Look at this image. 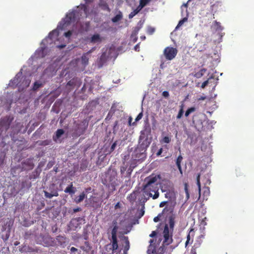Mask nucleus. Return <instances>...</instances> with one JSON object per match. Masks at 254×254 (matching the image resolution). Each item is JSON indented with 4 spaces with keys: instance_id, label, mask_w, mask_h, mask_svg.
<instances>
[{
    "instance_id": "62",
    "label": "nucleus",
    "mask_w": 254,
    "mask_h": 254,
    "mask_svg": "<svg viewBox=\"0 0 254 254\" xmlns=\"http://www.w3.org/2000/svg\"><path fill=\"white\" fill-rule=\"evenodd\" d=\"M96 49V47H93L91 50H90L89 51H88L87 53H86V54H90L91 53H92Z\"/></svg>"
},
{
    "instance_id": "27",
    "label": "nucleus",
    "mask_w": 254,
    "mask_h": 254,
    "mask_svg": "<svg viewBox=\"0 0 254 254\" xmlns=\"http://www.w3.org/2000/svg\"><path fill=\"white\" fill-rule=\"evenodd\" d=\"M64 133V130L63 129H58L56 132V137L53 136L54 140L56 141L57 139L59 138Z\"/></svg>"
},
{
    "instance_id": "1",
    "label": "nucleus",
    "mask_w": 254,
    "mask_h": 254,
    "mask_svg": "<svg viewBox=\"0 0 254 254\" xmlns=\"http://www.w3.org/2000/svg\"><path fill=\"white\" fill-rule=\"evenodd\" d=\"M176 215L172 214L168 218V224L165 225L162 233L164 238L163 244L169 245L173 242V233L175 224Z\"/></svg>"
},
{
    "instance_id": "57",
    "label": "nucleus",
    "mask_w": 254,
    "mask_h": 254,
    "mask_svg": "<svg viewBox=\"0 0 254 254\" xmlns=\"http://www.w3.org/2000/svg\"><path fill=\"white\" fill-rule=\"evenodd\" d=\"M190 240V233L187 235V240L185 243V246L187 247L188 245L189 241Z\"/></svg>"
},
{
    "instance_id": "43",
    "label": "nucleus",
    "mask_w": 254,
    "mask_h": 254,
    "mask_svg": "<svg viewBox=\"0 0 254 254\" xmlns=\"http://www.w3.org/2000/svg\"><path fill=\"white\" fill-rule=\"evenodd\" d=\"M183 113H184V111H183V107H182V108H181V109L180 110V111L178 113V114L177 116V118L178 119L181 118L183 115Z\"/></svg>"
},
{
    "instance_id": "46",
    "label": "nucleus",
    "mask_w": 254,
    "mask_h": 254,
    "mask_svg": "<svg viewBox=\"0 0 254 254\" xmlns=\"http://www.w3.org/2000/svg\"><path fill=\"white\" fill-rule=\"evenodd\" d=\"M188 186L187 183H185V192L187 195V198H188L189 197V190H188Z\"/></svg>"
},
{
    "instance_id": "50",
    "label": "nucleus",
    "mask_w": 254,
    "mask_h": 254,
    "mask_svg": "<svg viewBox=\"0 0 254 254\" xmlns=\"http://www.w3.org/2000/svg\"><path fill=\"white\" fill-rule=\"evenodd\" d=\"M57 33H58V32H57V31L56 30H53V31H52V32H51L49 33V35H48V37H49V38H50V39H52V38H53V35L54 34H55L57 35Z\"/></svg>"
},
{
    "instance_id": "22",
    "label": "nucleus",
    "mask_w": 254,
    "mask_h": 254,
    "mask_svg": "<svg viewBox=\"0 0 254 254\" xmlns=\"http://www.w3.org/2000/svg\"><path fill=\"white\" fill-rule=\"evenodd\" d=\"M79 81L77 78H73L67 83V85L69 86H75Z\"/></svg>"
},
{
    "instance_id": "29",
    "label": "nucleus",
    "mask_w": 254,
    "mask_h": 254,
    "mask_svg": "<svg viewBox=\"0 0 254 254\" xmlns=\"http://www.w3.org/2000/svg\"><path fill=\"white\" fill-rule=\"evenodd\" d=\"M165 196L167 198L171 199L173 197L175 196L174 191L170 190L167 191L166 193L165 194Z\"/></svg>"
},
{
    "instance_id": "31",
    "label": "nucleus",
    "mask_w": 254,
    "mask_h": 254,
    "mask_svg": "<svg viewBox=\"0 0 254 254\" xmlns=\"http://www.w3.org/2000/svg\"><path fill=\"white\" fill-rule=\"evenodd\" d=\"M200 175L199 174H197L196 177V185L198 187V193L199 195H200V192H201V185H200Z\"/></svg>"
},
{
    "instance_id": "37",
    "label": "nucleus",
    "mask_w": 254,
    "mask_h": 254,
    "mask_svg": "<svg viewBox=\"0 0 254 254\" xmlns=\"http://www.w3.org/2000/svg\"><path fill=\"white\" fill-rule=\"evenodd\" d=\"M151 0H140L139 3L143 7L146 6L147 4H148Z\"/></svg>"
},
{
    "instance_id": "33",
    "label": "nucleus",
    "mask_w": 254,
    "mask_h": 254,
    "mask_svg": "<svg viewBox=\"0 0 254 254\" xmlns=\"http://www.w3.org/2000/svg\"><path fill=\"white\" fill-rule=\"evenodd\" d=\"M127 165L122 166L120 167V172H121V174L122 175V177H125V175H124V174L125 173V172L127 171Z\"/></svg>"
},
{
    "instance_id": "16",
    "label": "nucleus",
    "mask_w": 254,
    "mask_h": 254,
    "mask_svg": "<svg viewBox=\"0 0 254 254\" xmlns=\"http://www.w3.org/2000/svg\"><path fill=\"white\" fill-rule=\"evenodd\" d=\"M112 247L113 252H115L118 249L117 236L112 237Z\"/></svg>"
},
{
    "instance_id": "9",
    "label": "nucleus",
    "mask_w": 254,
    "mask_h": 254,
    "mask_svg": "<svg viewBox=\"0 0 254 254\" xmlns=\"http://www.w3.org/2000/svg\"><path fill=\"white\" fill-rule=\"evenodd\" d=\"M75 11H73L72 12L68 13L66 15V17L63 19V27L66 26L69 24L71 22L74 21L75 18Z\"/></svg>"
},
{
    "instance_id": "19",
    "label": "nucleus",
    "mask_w": 254,
    "mask_h": 254,
    "mask_svg": "<svg viewBox=\"0 0 254 254\" xmlns=\"http://www.w3.org/2000/svg\"><path fill=\"white\" fill-rule=\"evenodd\" d=\"M183 158L182 156L181 155H180L177 157V158L176 159V161L177 166L181 174H182V170L181 164L183 160Z\"/></svg>"
},
{
    "instance_id": "25",
    "label": "nucleus",
    "mask_w": 254,
    "mask_h": 254,
    "mask_svg": "<svg viewBox=\"0 0 254 254\" xmlns=\"http://www.w3.org/2000/svg\"><path fill=\"white\" fill-rule=\"evenodd\" d=\"M135 167V165L134 164H131L129 167L127 169V171L126 172V175L125 176V177H130L131 174L133 171V169Z\"/></svg>"
},
{
    "instance_id": "18",
    "label": "nucleus",
    "mask_w": 254,
    "mask_h": 254,
    "mask_svg": "<svg viewBox=\"0 0 254 254\" xmlns=\"http://www.w3.org/2000/svg\"><path fill=\"white\" fill-rule=\"evenodd\" d=\"M113 224L114 227L111 231L112 237L117 236V231L118 230V227L117 226V222L116 221H114L113 222Z\"/></svg>"
},
{
    "instance_id": "40",
    "label": "nucleus",
    "mask_w": 254,
    "mask_h": 254,
    "mask_svg": "<svg viewBox=\"0 0 254 254\" xmlns=\"http://www.w3.org/2000/svg\"><path fill=\"white\" fill-rule=\"evenodd\" d=\"M41 86H42V84L41 83H39L38 82H35L34 83V85H33V89L34 90H36L37 89H38L39 87H40Z\"/></svg>"
},
{
    "instance_id": "53",
    "label": "nucleus",
    "mask_w": 254,
    "mask_h": 254,
    "mask_svg": "<svg viewBox=\"0 0 254 254\" xmlns=\"http://www.w3.org/2000/svg\"><path fill=\"white\" fill-rule=\"evenodd\" d=\"M72 35V32L70 31H68L66 32H65L64 35L67 38H69Z\"/></svg>"
},
{
    "instance_id": "54",
    "label": "nucleus",
    "mask_w": 254,
    "mask_h": 254,
    "mask_svg": "<svg viewBox=\"0 0 254 254\" xmlns=\"http://www.w3.org/2000/svg\"><path fill=\"white\" fill-rule=\"evenodd\" d=\"M132 118L130 117L128 119V125L129 126L136 125L135 122L131 124Z\"/></svg>"
},
{
    "instance_id": "14",
    "label": "nucleus",
    "mask_w": 254,
    "mask_h": 254,
    "mask_svg": "<svg viewBox=\"0 0 254 254\" xmlns=\"http://www.w3.org/2000/svg\"><path fill=\"white\" fill-rule=\"evenodd\" d=\"M151 250L152 251V254H164L165 251L164 248L162 247H159L156 251L154 247L150 245L148 252H149L151 251Z\"/></svg>"
},
{
    "instance_id": "44",
    "label": "nucleus",
    "mask_w": 254,
    "mask_h": 254,
    "mask_svg": "<svg viewBox=\"0 0 254 254\" xmlns=\"http://www.w3.org/2000/svg\"><path fill=\"white\" fill-rule=\"evenodd\" d=\"M155 31V28L152 27H149L147 29V33L151 35Z\"/></svg>"
},
{
    "instance_id": "21",
    "label": "nucleus",
    "mask_w": 254,
    "mask_h": 254,
    "mask_svg": "<svg viewBox=\"0 0 254 254\" xmlns=\"http://www.w3.org/2000/svg\"><path fill=\"white\" fill-rule=\"evenodd\" d=\"M80 248L82 250L85 252L86 253H89L91 248L90 246L89 243L87 241L85 242L84 246H81Z\"/></svg>"
},
{
    "instance_id": "23",
    "label": "nucleus",
    "mask_w": 254,
    "mask_h": 254,
    "mask_svg": "<svg viewBox=\"0 0 254 254\" xmlns=\"http://www.w3.org/2000/svg\"><path fill=\"white\" fill-rule=\"evenodd\" d=\"M206 70V68H202L199 71L196 72L194 74V76L196 78H199L204 74Z\"/></svg>"
},
{
    "instance_id": "59",
    "label": "nucleus",
    "mask_w": 254,
    "mask_h": 254,
    "mask_svg": "<svg viewBox=\"0 0 254 254\" xmlns=\"http://www.w3.org/2000/svg\"><path fill=\"white\" fill-rule=\"evenodd\" d=\"M190 254H196V249L192 247Z\"/></svg>"
},
{
    "instance_id": "48",
    "label": "nucleus",
    "mask_w": 254,
    "mask_h": 254,
    "mask_svg": "<svg viewBox=\"0 0 254 254\" xmlns=\"http://www.w3.org/2000/svg\"><path fill=\"white\" fill-rule=\"evenodd\" d=\"M143 117V113L142 112H141L136 117V118H135V122H138L141 119V118H142Z\"/></svg>"
},
{
    "instance_id": "52",
    "label": "nucleus",
    "mask_w": 254,
    "mask_h": 254,
    "mask_svg": "<svg viewBox=\"0 0 254 254\" xmlns=\"http://www.w3.org/2000/svg\"><path fill=\"white\" fill-rule=\"evenodd\" d=\"M118 121H116L115 123H114V127H113V132L114 133H115V131H116V127L118 126Z\"/></svg>"
},
{
    "instance_id": "20",
    "label": "nucleus",
    "mask_w": 254,
    "mask_h": 254,
    "mask_svg": "<svg viewBox=\"0 0 254 254\" xmlns=\"http://www.w3.org/2000/svg\"><path fill=\"white\" fill-rule=\"evenodd\" d=\"M85 193L84 192H82L79 196L74 198V202L77 204L81 202L85 198Z\"/></svg>"
},
{
    "instance_id": "2",
    "label": "nucleus",
    "mask_w": 254,
    "mask_h": 254,
    "mask_svg": "<svg viewBox=\"0 0 254 254\" xmlns=\"http://www.w3.org/2000/svg\"><path fill=\"white\" fill-rule=\"evenodd\" d=\"M117 178V172L114 170L109 171L106 174L103 184L108 188L110 193L113 192L116 190V187L121 183L120 180Z\"/></svg>"
},
{
    "instance_id": "34",
    "label": "nucleus",
    "mask_w": 254,
    "mask_h": 254,
    "mask_svg": "<svg viewBox=\"0 0 254 254\" xmlns=\"http://www.w3.org/2000/svg\"><path fill=\"white\" fill-rule=\"evenodd\" d=\"M122 18V15L121 14H117L115 16H114L112 19V21L113 22H117L120 20Z\"/></svg>"
},
{
    "instance_id": "45",
    "label": "nucleus",
    "mask_w": 254,
    "mask_h": 254,
    "mask_svg": "<svg viewBox=\"0 0 254 254\" xmlns=\"http://www.w3.org/2000/svg\"><path fill=\"white\" fill-rule=\"evenodd\" d=\"M162 141L164 143H169L171 141V138L168 136H165L163 138Z\"/></svg>"
},
{
    "instance_id": "35",
    "label": "nucleus",
    "mask_w": 254,
    "mask_h": 254,
    "mask_svg": "<svg viewBox=\"0 0 254 254\" xmlns=\"http://www.w3.org/2000/svg\"><path fill=\"white\" fill-rule=\"evenodd\" d=\"M195 111V108L194 107H190V108H189V109L186 111V113H185V116H186V117H188V116H189V115L190 113H192V112H194Z\"/></svg>"
},
{
    "instance_id": "5",
    "label": "nucleus",
    "mask_w": 254,
    "mask_h": 254,
    "mask_svg": "<svg viewBox=\"0 0 254 254\" xmlns=\"http://www.w3.org/2000/svg\"><path fill=\"white\" fill-rule=\"evenodd\" d=\"M14 118L11 116H5L0 119V136L2 132H6L9 128Z\"/></svg>"
},
{
    "instance_id": "47",
    "label": "nucleus",
    "mask_w": 254,
    "mask_h": 254,
    "mask_svg": "<svg viewBox=\"0 0 254 254\" xmlns=\"http://www.w3.org/2000/svg\"><path fill=\"white\" fill-rule=\"evenodd\" d=\"M137 13H138L134 9L133 11H132L130 13V14L128 15V18L129 19H131V18H133Z\"/></svg>"
},
{
    "instance_id": "63",
    "label": "nucleus",
    "mask_w": 254,
    "mask_h": 254,
    "mask_svg": "<svg viewBox=\"0 0 254 254\" xmlns=\"http://www.w3.org/2000/svg\"><path fill=\"white\" fill-rule=\"evenodd\" d=\"M162 152H163V149H162V148H160V149L158 151L157 153H156V155H157V156H160V155L162 154Z\"/></svg>"
},
{
    "instance_id": "12",
    "label": "nucleus",
    "mask_w": 254,
    "mask_h": 254,
    "mask_svg": "<svg viewBox=\"0 0 254 254\" xmlns=\"http://www.w3.org/2000/svg\"><path fill=\"white\" fill-rule=\"evenodd\" d=\"M23 168L25 170H31L34 167L33 159L28 158L22 163Z\"/></svg>"
},
{
    "instance_id": "13",
    "label": "nucleus",
    "mask_w": 254,
    "mask_h": 254,
    "mask_svg": "<svg viewBox=\"0 0 254 254\" xmlns=\"http://www.w3.org/2000/svg\"><path fill=\"white\" fill-rule=\"evenodd\" d=\"M56 240L58 244L62 248H64L68 242V239L65 237L62 236H57Z\"/></svg>"
},
{
    "instance_id": "15",
    "label": "nucleus",
    "mask_w": 254,
    "mask_h": 254,
    "mask_svg": "<svg viewBox=\"0 0 254 254\" xmlns=\"http://www.w3.org/2000/svg\"><path fill=\"white\" fill-rule=\"evenodd\" d=\"M102 41V38L98 34L93 35L90 39V42L91 43H100Z\"/></svg>"
},
{
    "instance_id": "24",
    "label": "nucleus",
    "mask_w": 254,
    "mask_h": 254,
    "mask_svg": "<svg viewBox=\"0 0 254 254\" xmlns=\"http://www.w3.org/2000/svg\"><path fill=\"white\" fill-rule=\"evenodd\" d=\"M64 192L66 193H69L70 194H74L75 193V190L74 187H73L72 183L68 186L65 190Z\"/></svg>"
},
{
    "instance_id": "7",
    "label": "nucleus",
    "mask_w": 254,
    "mask_h": 254,
    "mask_svg": "<svg viewBox=\"0 0 254 254\" xmlns=\"http://www.w3.org/2000/svg\"><path fill=\"white\" fill-rule=\"evenodd\" d=\"M178 53V50L176 48L171 47H166L163 52L164 55L165 57V58L167 60H172L174 59L175 57L176 56L177 54Z\"/></svg>"
},
{
    "instance_id": "64",
    "label": "nucleus",
    "mask_w": 254,
    "mask_h": 254,
    "mask_svg": "<svg viewBox=\"0 0 254 254\" xmlns=\"http://www.w3.org/2000/svg\"><path fill=\"white\" fill-rule=\"evenodd\" d=\"M134 49L135 51H139V44H136L134 47Z\"/></svg>"
},
{
    "instance_id": "26",
    "label": "nucleus",
    "mask_w": 254,
    "mask_h": 254,
    "mask_svg": "<svg viewBox=\"0 0 254 254\" xmlns=\"http://www.w3.org/2000/svg\"><path fill=\"white\" fill-rule=\"evenodd\" d=\"M202 243V240L201 239V237H199L195 241V243L194 244L192 247L194 248L197 250V249L200 247Z\"/></svg>"
},
{
    "instance_id": "41",
    "label": "nucleus",
    "mask_w": 254,
    "mask_h": 254,
    "mask_svg": "<svg viewBox=\"0 0 254 254\" xmlns=\"http://www.w3.org/2000/svg\"><path fill=\"white\" fill-rule=\"evenodd\" d=\"M187 19H188L187 18L185 17L183 19H182V20H180V21L179 22V23L178 24V25L176 27V28L182 26L185 21H187Z\"/></svg>"
},
{
    "instance_id": "28",
    "label": "nucleus",
    "mask_w": 254,
    "mask_h": 254,
    "mask_svg": "<svg viewBox=\"0 0 254 254\" xmlns=\"http://www.w3.org/2000/svg\"><path fill=\"white\" fill-rule=\"evenodd\" d=\"M88 54H84L81 57V63L83 64L86 65L88 64L89 58L87 57Z\"/></svg>"
},
{
    "instance_id": "11",
    "label": "nucleus",
    "mask_w": 254,
    "mask_h": 254,
    "mask_svg": "<svg viewBox=\"0 0 254 254\" xmlns=\"http://www.w3.org/2000/svg\"><path fill=\"white\" fill-rule=\"evenodd\" d=\"M87 127V125H85V124L81 125H78L76 128L75 129L74 132L73 134L75 136H79L80 135L83 134L86 128Z\"/></svg>"
},
{
    "instance_id": "3",
    "label": "nucleus",
    "mask_w": 254,
    "mask_h": 254,
    "mask_svg": "<svg viewBox=\"0 0 254 254\" xmlns=\"http://www.w3.org/2000/svg\"><path fill=\"white\" fill-rule=\"evenodd\" d=\"M151 143V139L148 137V133L145 130H142L139 138V142L137 150L142 153L145 152L147 148L149 146Z\"/></svg>"
},
{
    "instance_id": "39",
    "label": "nucleus",
    "mask_w": 254,
    "mask_h": 254,
    "mask_svg": "<svg viewBox=\"0 0 254 254\" xmlns=\"http://www.w3.org/2000/svg\"><path fill=\"white\" fill-rule=\"evenodd\" d=\"M125 238L126 239V245L125 246V251H127L129 249V241L128 240L127 237H125Z\"/></svg>"
},
{
    "instance_id": "38",
    "label": "nucleus",
    "mask_w": 254,
    "mask_h": 254,
    "mask_svg": "<svg viewBox=\"0 0 254 254\" xmlns=\"http://www.w3.org/2000/svg\"><path fill=\"white\" fill-rule=\"evenodd\" d=\"M214 26L216 27V30H222L223 28L221 26L220 22L215 21L214 22Z\"/></svg>"
},
{
    "instance_id": "4",
    "label": "nucleus",
    "mask_w": 254,
    "mask_h": 254,
    "mask_svg": "<svg viewBox=\"0 0 254 254\" xmlns=\"http://www.w3.org/2000/svg\"><path fill=\"white\" fill-rule=\"evenodd\" d=\"M158 190V185H150L147 189L146 188V185H143V192L148 196V198H144V201H146L149 197H152L153 199H157L159 196Z\"/></svg>"
},
{
    "instance_id": "61",
    "label": "nucleus",
    "mask_w": 254,
    "mask_h": 254,
    "mask_svg": "<svg viewBox=\"0 0 254 254\" xmlns=\"http://www.w3.org/2000/svg\"><path fill=\"white\" fill-rule=\"evenodd\" d=\"M80 211H81V208L78 207L73 209V211L74 213H76Z\"/></svg>"
},
{
    "instance_id": "58",
    "label": "nucleus",
    "mask_w": 254,
    "mask_h": 254,
    "mask_svg": "<svg viewBox=\"0 0 254 254\" xmlns=\"http://www.w3.org/2000/svg\"><path fill=\"white\" fill-rule=\"evenodd\" d=\"M157 235V232L155 231L152 232V233L149 235V236L151 238L154 237Z\"/></svg>"
},
{
    "instance_id": "32",
    "label": "nucleus",
    "mask_w": 254,
    "mask_h": 254,
    "mask_svg": "<svg viewBox=\"0 0 254 254\" xmlns=\"http://www.w3.org/2000/svg\"><path fill=\"white\" fill-rule=\"evenodd\" d=\"M136 198V193L133 192L127 197V199L131 202H133Z\"/></svg>"
},
{
    "instance_id": "6",
    "label": "nucleus",
    "mask_w": 254,
    "mask_h": 254,
    "mask_svg": "<svg viewBox=\"0 0 254 254\" xmlns=\"http://www.w3.org/2000/svg\"><path fill=\"white\" fill-rule=\"evenodd\" d=\"M161 177L160 174L155 175L154 174H151L149 176L145 179V182H146V188L147 189L150 185H158V180L161 179Z\"/></svg>"
},
{
    "instance_id": "30",
    "label": "nucleus",
    "mask_w": 254,
    "mask_h": 254,
    "mask_svg": "<svg viewBox=\"0 0 254 254\" xmlns=\"http://www.w3.org/2000/svg\"><path fill=\"white\" fill-rule=\"evenodd\" d=\"M22 83L21 84H22V86L21 87H27L29 86L30 81L28 79H26L25 77H23V78L22 79Z\"/></svg>"
},
{
    "instance_id": "8",
    "label": "nucleus",
    "mask_w": 254,
    "mask_h": 254,
    "mask_svg": "<svg viewBox=\"0 0 254 254\" xmlns=\"http://www.w3.org/2000/svg\"><path fill=\"white\" fill-rule=\"evenodd\" d=\"M23 78V76H22V73H17L13 80H11L9 83V86H11L13 88H15L16 86H21L22 84H21V82Z\"/></svg>"
},
{
    "instance_id": "42",
    "label": "nucleus",
    "mask_w": 254,
    "mask_h": 254,
    "mask_svg": "<svg viewBox=\"0 0 254 254\" xmlns=\"http://www.w3.org/2000/svg\"><path fill=\"white\" fill-rule=\"evenodd\" d=\"M213 78V76H211V77L208 80H206V81H204L202 83V84L201 85V87L202 88H204L208 85V84L209 83V81H208L209 79L210 78Z\"/></svg>"
},
{
    "instance_id": "10",
    "label": "nucleus",
    "mask_w": 254,
    "mask_h": 254,
    "mask_svg": "<svg viewBox=\"0 0 254 254\" xmlns=\"http://www.w3.org/2000/svg\"><path fill=\"white\" fill-rule=\"evenodd\" d=\"M55 186V185L53 184L50 186V190L51 193L47 192L46 190L44 191L45 196L48 198H51L53 196H58L59 195L58 189H53Z\"/></svg>"
},
{
    "instance_id": "36",
    "label": "nucleus",
    "mask_w": 254,
    "mask_h": 254,
    "mask_svg": "<svg viewBox=\"0 0 254 254\" xmlns=\"http://www.w3.org/2000/svg\"><path fill=\"white\" fill-rule=\"evenodd\" d=\"M81 9L84 11L86 16H87L88 8L87 6L85 4H82L80 5Z\"/></svg>"
},
{
    "instance_id": "60",
    "label": "nucleus",
    "mask_w": 254,
    "mask_h": 254,
    "mask_svg": "<svg viewBox=\"0 0 254 254\" xmlns=\"http://www.w3.org/2000/svg\"><path fill=\"white\" fill-rule=\"evenodd\" d=\"M162 95L165 97H168L169 96V92L167 91L163 92Z\"/></svg>"
},
{
    "instance_id": "49",
    "label": "nucleus",
    "mask_w": 254,
    "mask_h": 254,
    "mask_svg": "<svg viewBox=\"0 0 254 254\" xmlns=\"http://www.w3.org/2000/svg\"><path fill=\"white\" fill-rule=\"evenodd\" d=\"M161 216H162V214L161 213L159 214L156 217L154 218L153 221L155 222H158L160 220Z\"/></svg>"
},
{
    "instance_id": "17",
    "label": "nucleus",
    "mask_w": 254,
    "mask_h": 254,
    "mask_svg": "<svg viewBox=\"0 0 254 254\" xmlns=\"http://www.w3.org/2000/svg\"><path fill=\"white\" fill-rule=\"evenodd\" d=\"M99 6L104 10H106L108 12H110V9L107 3L104 0H100L99 3Z\"/></svg>"
},
{
    "instance_id": "51",
    "label": "nucleus",
    "mask_w": 254,
    "mask_h": 254,
    "mask_svg": "<svg viewBox=\"0 0 254 254\" xmlns=\"http://www.w3.org/2000/svg\"><path fill=\"white\" fill-rule=\"evenodd\" d=\"M117 141H115V142H114L113 143V144L112 145V146H111V148H110V151H111V152H113V151L115 150V148H116V146H117Z\"/></svg>"
},
{
    "instance_id": "56",
    "label": "nucleus",
    "mask_w": 254,
    "mask_h": 254,
    "mask_svg": "<svg viewBox=\"0 0 254 254\" xmlns=\"http://www.w3.org/2000/svg\"><path fill=\"white\" fill-rule=\"evenodd\" d=\"M167 202H168V201H162L161 202H160V203L159 204V207H164L167 203Z\"/></svg>"
},
{
    "instance_id": "55",
    "label": "nucleus",
    "mask_w": 254,
    "mask_h": 254,
    "mask_svg": "<svg viewBox=\"0 0 254 254\" xmlns=\"http://www.w3.org/2000/svg\"><path fill=\"white\" fill-rule=\"evenodd\" d=\"M143 7L139 3V5L136 7L135 10L138 13Z\"/></svg>"
}]
</instances>
